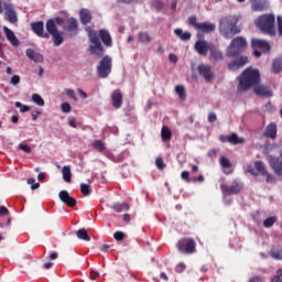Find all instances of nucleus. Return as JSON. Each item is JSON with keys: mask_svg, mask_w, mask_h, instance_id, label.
Instances as JSON below:
<instances>
[{"mask_svg": "<svg viewBox=\"0 0 282 282\" xmlns=\"http://www.w3.org/2000/svg\"><path fill=\"white\" fill-rule=\"evenodd\" d=\"M261 83V73L259 69L246 68L238 77L237 94H246L251 87H256Z\"/></svg>", "mask_w": 282, "mask_h": 282, "instance_id": "obj_1", "label": "nucleus"}, {"mask_svg": "<svg viewBox=\"0 0 282 282\" xmlns=\"http://www.w3.org/2000/svg\"><path fill=\"white\" fill-rule=\"evenodd\" d=\"M238 19L235 15L224 17L219 22V30L224 39H232L235 34H239L241 30L237 28Z\"/></svg>", "mask_w": 282, "mask_h": 282, "instance_id": "obj_2", "label": "nucleus"}, {"mask_svg": "<svg viewBox=\"0 0 282 282\" xmlns=\"http://www.w3.org/2000/svg\"><path fill=\"white\" fill-rule=\"evenodd\" d=\"M275 21L276 19L273 13H267V14L260 15L257 19L256 25L264 34H268L269 36H276V29L274 28Z\"/></svg>", "mask_w": 282, "mask_h": 282, "instance_id": "obj_3", "label": "nucleus"}, {"mask_svg": "<svg viewBox=\"0 0 282 282\" xmlns=\"http://www.w3.org/2000/svg\"><path fill=\"white\" fill-rule=\"evenodd\" d=\"M85 30L90 41V54L98 56L99 58L105 56V47L102 46V42H100V37H98V33L94 31V26H86Z\"/></svg>", "mask_w": 282, "mask_h": 282, "instance_id": "obj_4", "label": "nucleus"}, {"mask_svg": "<svg viewBox=\"0 0 282 282\" xmlns=\"http://www.w3.org/2000/svg\"><path fill=\"white\" fill-rule=\"evenodd\" d=\"M247 171L254 177L259 175H265L267 184H274V182H276V178L272 174H270L268 170H265V163H263L262 161H256L254 165H249Z\"/></svg>", "mask_w": 282, "mask_h": 282, "instance_id": "obj_5", "label": "nucleus"}, {"mask_svg": "<svg viewBox=\"0 0 282 282\" xmlns=\"http://www.w3.org/2000/svg\"><path fill=\"white\" fill-rule=\"evenodd\" d=\"M248 47V42L242 36H237L234 39L227 50V56L235 57L239 56L243 50Z\"/></svg>", "mask_w": 282, "mask_h": 282, "instance_id": "obj_6", "label": "nucleus"}, {"mask_svg": "<svg viewBox=\"0 0 282 282\" xmlns=\"http://www.w3.org/2000/svg\"><path fill=\"white\" fill-rule=\"evenodd\" d=\"M188 25H192L194 30L198 32H203V34H210V32H215L216 25L210 22H197V17L191 15L187 21Z\"/></svg>", "mask_w": 282, "mask_h": 282, "instance_id": "obj_7", "label": "nucleus"}, {"mask_svg": "<svg viewBox=\"0 0 282 282\" xmlns=\"http://www.w3.org/2000/svg\"><path fill=\"white\" fill-rule=\"evenodd\" d=\"M176 248L183 254H195L197 243H195V239L193 238H182L176 243Z\"/></svg>", "mask_w": 282, "mask_h": 282, "instance_id": "obj_8", "label": "nucleus"}, {"mask_svg": "<svg viewBox=\"0 0 282 282\" xmlns=\"http://www.w3.org/2000/svg\"><path fill=\"white\" fill-rule=\"evenodd\" d=\"M97 73L99 78H107L111 74V56L106 55L101 58L97 66Z\"/></svg>", "mask_w": 282, "mask_h": 282, "instance_id": "obj_9", "label": "nucleus"}, {"mask_svg": "<svg viewBox=\"0 0 282 282\" xmlns=\"http://www.w3.org/2000/svg\"><path fill=\"white\" fill-rule=\"evenodd\" d=\"M241 188H243V186L237 181H232L231 185H220V189L225 195H239V193H241Z\"/></svg>", "mask_w": 282, "mask_h": 282, "instance_id": "obj_10", "label": "nucleus"}, {"mask_svg": "<svg viewBox=\"0 0 282 282\" xmlns=\"http://www.w3.org/2000/svg\"><path fill=\"white\" fill-rule=\"evenodd\" d=\"M58 197L63 204L67 205L68 208H76V204H78L76 198L70 196L69 192L65 189L59 192Z\"/></svg>", "mask_w": 282, "mask_h": 282, "instance_id": "obj_11", "label": "nucleus"}, {"mask_svg": "<svg viewBox=\"0 0 282 282\" xmlns=\"http://www.w3.org/2000/svg\"><path fill=\"white\" fill-rule=\"evenodd\" d=\"M31 28L36 36H40L41 39H50V33L45 32V24L43 21L32 22Z\"/></svg>", "mask_w": 282, "mask_h": 282, "instance_id": "obj_12", "label": "nucleus"}, {"mask_svg": "<svg viewBox=\"0 0 282 282\" xmlns=\"http://www.w3.org/2000/svg\"><path fill=\"white\" fill-rule=\"evenodd\" d=\"M213 46L208 44V42L204 40H198L195 43L194 50L199 54V56H208V52H210Z\"/></svg>", "mask_w": 282, "mask_h": 282, "instance_id": "obj_13", "label": "nucleus"}, {"mask_svg": "<svg viewBox=\"0 0 282 282\" xmlns=\"http://www.w3.org/2000/svg\"><path fill=\"white\" fill-rule=\"evenodd\" d=\"M270 8L268 0H251V12H265Z\"/></svg>", "mask_w": 282, "mask_h": 282, "instance_id": "obj_14", "label": "nucleus"}, {"mask_svg": "<svg viewBox=\"0 0 282 282\" xmlns=\"http://www.w3.org/2000/svg\"><path fill=\"white\" fill-rule=\"evenodd\" d=\"M4 19L9 23H18L19 17L17 15V10H14V4L7 6V10L4 11Z\"/></svg>", "mask_w": 282, "mask_h": 282, "instance_id": "obj_15", "label": "nucleus"}, {"mask_svg": "<svg viewBox=\"0 0 282 282\" xmlns=\"http://www.w3.org/2000/svg\"><path fill=\"white\" fill-rule=\"evenodd\" d=\"M198 74L205 78L207 83H210L215 78V74L210 69V66L200 64L198 65Z\"/></svg>", "mask_w": 282, "mask_h": 282, "instance_id": "obj_16", "label": "nucleus"}, {"mask_svg": "<svg viewBox=\"0 0 282 282\" xmlns=\"http://www.w3.org/2000/svg\"><path fill=\"white\" fill-rule=\"evenodd\" d=\"M253 91H254V94H257V96H260L261 98H272L274 96V94L268 86H263L260 84H258L253 88Z\"/></svg>", "mask_w": 282, "mask_h": 282, "instance_id": "obj_17", "label": "nucleus"}, {"mask_svg": "<svg viewBox=\"0 0 282 282\" xmlns=\"http://www.w3.org/2000/svg\"><path fill=\"white\" fill-rule=\"evenodd\" d=\"M278 127L275 122H271L265 127V130L263 132V137L269 139V140H276L278 135Z\"/></svg>", "mask_w": 282, "mask_h": 282, "instance_id": "obj_18", "label": "nucleus"}, {"mask_svg": "<svg viewBox=\"0 0 282 282\" xmlns=\"http://www.w3.org/2000/svg\"><path fill=\"white\" fill-rule=\"evenodd\" d=\"M269 165L273 169L276 175H282V161L279 158L272 155L268 156Z\"/></svg>", "mask_w": 282, "mask_h": 282, "instance_id": "obj_19", "label": "nucleus"}, {"mask_svg": "<svg viewBox=\"0 0 282 282\" xmlns=\"http://www.w3.org/2000/svg\"><path fill=\"white\" fill-rule=\"evenodd\" d=\"M98 39L101 40V42L106 47H111V45H113V40H111V34L106 29L99 30Z\"/></svg>", "mask_w": 282, "mask_h": 282, "instance_id": "obj_20", "label": "nucleus"}, {"mask_svg": "<svg viewBox=\"0 0 282 282\" xmlns=\"http://www.w3.org/2000/svg\"><path fill=\"white\" fill-rule=\"evenodd\" d=\"M245 65H248V57H240L236 61H232L228 64V67L231 72H237V69H241Z\"/></svg>", "mask_w": 282, "mask_h": 282, "instance_id": "obj_21", "label": "nucleus"}, {"mask_svg": "<svg viewBox=\"0 0 282 282\" xmlns=\"http://www.w3.org/2000/svg\"><path fill=\"white\" fill-rule=\"evenodd\" d=\"M3 32L11 45H13V47H19V39L14 35V31L10 30L8 26H3Z\"/></svg>", "mask_w": 282, "mask_h": 282, "instance_id": "obj_22", "label": "nucleus"}, {"mask_svg": "<svg viewBox=\"0 0 282 282\" xmlns=\"http://www.w3.org/2000/svg\"><path fill=\"white\" fill-rule=\"evenodd\" d=\"M111 101H112V107L115 109H120V107H122V93L120 91V89H117L112 93Z\"/></svg>", "mask_w": 282, "mask_h": 282, "instance_id": "obj_23", "label": "nucleus"}, {"mask_svg": "<svg viewBox=\"0 0 282 282\" xmlns=\"http://www.w3.org/2000/svg\"><path fill=\"white\" fill-rule=\"evenodd\" d=\"M64 30L65 32H78V21L76 20V18H69L65 25H64Z\"/></svg>", "mask_w": 282, "mask_h": 282, "instance_id": "obj_24", "label": "nucleus"}, {"mask_svg": "<svg viewBox=\"0 0 282 282\" xmlns=\"http://www.w3.org/2000/svg\"><path fill=\"white\" fill-rule=\"evenodd\" d=\"M252 47H258L262 50L265 54L270 52V44L265 40H252L251 42Z\"/></svg>", "mask_w": 282, "mask_h": 282, "instance_id": "obj_25", "label": "nucleus"}, {"mask_svg": "<svg viewBox=\"0 0 282 282\" xmlns=\"http://www.w3.org/2000/svg\"><path fill=\"white\" fill-rule=\"evenodd\" d=\"M79 19H80V23L83 25H87L88 23H91V11H89V9H82L79 11Z\"/></svg>", "mask_w": 282, "mask_h": 282, "instance_id": "obj_26", "label": "nucleus"}, {"mask_svg": "<svg viewBox=\"0 0 282 282\" xmlns=\"http://www.w3.org/2000/svg\"><path fill=\"white\" fill-rule=\"evenodd\" d=\"M25 54L30 61H33L34 63H43V55H41V53H37L32 48H28Z\"/></svg>", "mask_w": 282, "mask_h": 282, "instance_id": "obj_27", "label": "nucleus"}, {"mask_svg": "<svg viewBox=\"0 0 282 282\" xmlns=\"http://www.w3.org/2000/svg\"><path fill=\"white\" fill-rule=\"evenodd\" d=\"M46 31H47L46 34H48V36L50 34L52 36L53 34H56L59 32L58 26H56V22H54V19H48L46 21Z\"/></svg>", "mask_w": 282, "mask_h": 282, "instance_id": "obj_28", "label": "nucleus"}, {"mask_svg": "<svg viewBox=\"0 0 282 282\" xmlns=\"http://www.w3.org/2000/svg\"><path fill=\"white\" fill-rule=\"evenodd\" d=\"M174 34L177 39H181V41H191L192 37L191 32H184L182 29H175Z\"/></svg>", "mask_w": 282, "mask_h": 282, "instance_id": "obj_29", "label": "nucleus"}, {"mask_svg": "<svg viewBox=\"0 0 282 282\" xmlns=\"http://www.w3.org/2000/svg\"><path fill=\"white\" fill-rule=\"evenodd\" d=\"M161 138L163 142H170V140L173 138V132H171V129L169 127L166 126L162 127Z\"/></svg>", "mask_w": 282, "mask_h": 282, "instance_id": "obj_30", "label": "nucleus"}, {"mask_svg": "<svg viewBox=\"0 0 282 282\" xmlns=\"http://www.w3.org/2000/svg\"><path fill=\"white\" fill-rule=\"evenodd\" d=\"M111 209L115 213H123V212H129L130 207H129V204L127 203H123V204L117 203L111 206Z\"/></svg>", "mask_w": 282, "mask_h": 282, "instance_id": "obj_31", "label": "nucleus"}, {"mask_svg": "<svg viewBox=\"0 0 282 282\" xmlns=\"http://www.w3.org/2000/svg\"><path fill=\"white\" fill-rule=\"evenodd\" d=\"M209 52L210 58L214 61H221L224 58V53L219 48H215V46H212Z\"/></svg>", "mask_w": 282, "mask_h": 282, "instance_id": "obj_32", "label": "nucleus"}, {"mask_svg": "<svg viewBox=\"0 0 282 282\" xmlns=\"http://www.w3.org/2000/svg\"><path fill=\"white\" fill-rule=\"evenodd\" d=\"M62 175H63L64 182H67V184L72 183V170L69 169V166L67 165L63 166Z\"/></svg>", "mask_w": 282, "mask_h": 282, "instance_id": "obj_33", "label": "nucleus"}, {"mask_svg": "<svg viewBox=\"0 0 282 282\" xmlns=\"http://www.w3.org/2000/svg\"><path fill=\"white\" fill-rule=\"evenodd\" d=\"M76 237L79 238L82 241H91V237L87 234V229L82 228L76 231Z\"/></svg>", "mask_w": 282, "mask_h": 282, "instance_id": "obj_34", "label": "nucleus"}, {"mask_svg": "<svg viewBox=\"0 0 282 282\" xmlns=\"http://www.w3.org/2000/svg\"><path fill=\"white\" fill-rule=\"evenodd\" d=\"M272 72H273V74H281V72H282V57L273 59Z\"/></svg>", "mask_w": 282, "mask_h": 282, "instance_id": "obj_35", "label": "nucleus"}, {"mask_svg": "<svg viewBox=\"0 0 282 282\" xmlns=\"http://www.w3.org/2000/svg\"><path fill=\"white\" fill-rule=\"evenodd\" d=\"M243 142H246V139L239 138L235 132L229 135V144H243Z\"/></svg>", "mask_w": 282, "mask_h": 282, "instance_id": "obj_36", "label": "nucleus"}, {"mask_svg": "<svg viewBox=\"0 0 282 282\" xmlns=\"http://www.w3.org/2000/svg\"><path fill=\"white\" fill-rule=\"evenodd\" d=\"M51 36H53V43H54L55 47L63 45V32L58 31L57 33H54Z\"/></svg>", "mask_w": 282, "mask_h": 282, "instance_id": "obj_37", "label": "nucleus"}, {"mask_svg": "<svg viewBox=\"0 0 282 282\" xmlns=\"http://www.w3.org/2000/svg\"><path fill=\"white\" fill-rule=\"evenodd\" d=\"M175 91H176L180 100H186V88H184L183 85L176 86Z\"/></svg>", "mask_w": 282, "mask_h": 282, "instance_id": "obj_38", "label": "nucleus"}, {"mask_svg": "<svg viewBox=\"0 0 282 282\" xmlns=\"http://www.w3.org/2000/svg\"><path fill=\"white\" fill-rule=\"evenodd\" d=\"M276 221H278L276 216L268 217L267 219L263 220V227L272 228L274 226V224H276Z\"/></svg>", "mask_w": 282, "mask_h": 282, "instance_id": "obj_39", "label": "nucleus"}, {"mask_svg": "<svg viewBox=\"0 0 282 282\" xmlns=\"http://www.w3.org/2000/svg\"><path fill=\"white\" fill-rule=\"evenodd\" d=\"M80 192L84 195V197H89V195H91V186H89V184L82 183Z\"/></svg>", "mask_w": 282, "mask_h": 282, "instance_id": "obj_40", "label": "nucleus"}, {"mask_svg": "<svg viewBox=\"0 0 282 282\" xmlns=\"http://www.w3.org/2000/svg\"><path fill=\"white\" fill-rule=\"evenodd\" d=\"M32 100L39 107H45V100H43V97L39 94L32 95Z\"/></svg>", "mask_w": 282, "mask_h": 282, "instance_id": "obj_41", "label": "nucleus"}, {"mask_svg": "<svg viewBox=\"0 0 282 282\" xmlns=\"http://www.w3.org/2000/svg\"><path fill=\"white\" fill-rule=\"evenodd\" d=\"M93 147L99 153H102V151H105V149H106L105 143H102V141H100V140L94 141Z\"/></svg>", "mask_w": 282, "mask_h": 282, "instance_id": "obj_42", "label": "nucleus"}, {"mask_svg": "<svg viewBox=\"0 0 282 282\" xmlns=\"http://www.w3.org/2000/svg\"><path fill=\"white\" fill-rule=\"evenodd\" d=\"M139 41L141 43H149L150 41H152V37L148 32H141L139 33Z\"/></svg>", "mask_w": 282, "mask_h": 282, "instance_id": "obj_43", "label": "nucleus"}, {"mask_svg": "<svg viewBox=\"0 0 282 282\" xmlns=\"http://www.w3.org/2000/svg\"><path fill=\"white\" fill-rule=\"evenodd\" d=\"M155 164L159 171H164L166 169V163H164V159H162V156L156 158Z\"/></svg>", "mask_w": 282, "mask_h": 282, "instance_id": "obj_44", "label": "nucleus"}, {"mask_svg": "<svg viewBox=\"0 0 282 282\" xmlns=\"http://www.w3.org/2000/svg\"><path fill=\"white\" fill-rule=\"evenodd\" d=\"M26 184H30L31 191H36V188L41 187V183H36V178H28Z\"/></svg>", "mask_w": 282, "mask_h": 282, "instance_id": "obj_45", "label": "nucleus"}, {"mask_svg": "<svg viewBox=\"0 0 282 282\" xmlns=\"http://www.w3.org/2000/svg\"><path fill=\"white\" fill-rule=\"evenodd\" d=\"M220 166L223 169H230L232 166V163H230V160H228V158L221 156L220 158Z\"/></svg>", "mask_w": 282, "mask_h": 282, "instance_id": "obj_46", "label": "nucleus"}, {"mask_svg": "<svg viewBox=\"0 0 282 282\" xmlns=\"http://www.w3.org/2000/svg\"><path fill=\"white\" fill-rule=\"evenodd\" d=\"M151 6H152V8H154V10H158V11L164 10V2H162L160 0H153L151 2Z\"/></svg>", "mask_w": 282, "mask_h": 282, "instance_id": "obj_47", "label": "nucleus"}, {"mask_svg": "<svg viewBox=\"0 0 282 282\" xmlns=\"http://www.w3.org/2000/svg\"><path fill=\"white\" fill-rule=\"evenodd\" d=\"M15 107H17L18 109H20V112H21V113H25L26 111H30V110H31L30 106H25V105L21 104L20 101H17V102H15Z\"/></svg>", "mask_w": 282, "mask_h": 282, "instance_id": "obj_48", "label": "nucleus"}, {"mask_svg": "<svg viewBox=\"0 0 282 282\" xmlns=\"http://www.w3.org/2000/svg\"><path fill=\"white\" fill-rule=\"evenodd\" d=\"M18 148L20 149V151H23L24 153H32V148L28 144L20 143Z\"/></svg>", "mask_w": 282, "mask_h": 282, "instance_id": "obj_49", "label": "nucleus"}, {"mask_svg": "<svg viewBox=\"0 0 282 282\" xmlns=\"http://www.w3.org/2000/svg\"><path fill=\"white\" fill-rule=\"evenodd\" d=\"M282 269H279L275 275L271 279V282H282Z\"/></svg>", "mask_w": 282, "mask_h": 282, "instance_id": "obj_50", "label": "nucleus"}, {"mask_svg": "<svg viewBox=\"0 0 282 282\" xmlns=\"http://www.w3.org/2000/svg\"><path fill=\"white\" fill-rule=\"evenodd\" d=\"M181 177L182 180H184L185 182H193V178H191V173L188 171H183L181 173Z\"/></svg>", "mask_w": 282, "mask_h": 282, "instance_id": "obj_51", "label": "nucleus"}, {"mask_svg": "<svg viewBox=\"0 0 282 282\" xmlns=\"http://www.w3.org/2000/svg\"><path fill=\"white\" fill-rule=\"evenodd\" d=\"M21 83V76L13 75L10 80V85H13L14 87Z\"/></svg>", "mask_w": 282, "mask_h": 282, "instance_id": "obj_52", "label": "nucleus"}, {"mask_svg": "<svg viewBox=\"0 0 282 282\" xmlns=\"http://www.w3.org/2000/svg\"><path fill=\"white\" fill-rule=\"evenodd\" d=\"M8 6L12 4L6 2V0H0V14H3V12L8 10Z\"/></svg>", "mask_w": 282, "mask_h": 282, "instance_id": "obj_53", "label": "nucleus"}, {"mask_svg": "<svg viewBox=\"0 0 282 282\" xmlns=\"http://www.w3.org/2000/svg\"><path fill=\"white\" fill-rule=\"evenodd\" d=\"M62 111L63 113H69V111H72V106L69 105V102L62 104Z\"/></svg>", "mask_w": 282, "mask_h": 282, "instance_id": "obj_54", "label": "nucleus"}, {"mask_svg": "<svg viewBox=\"0 0 282 282\" xmlns=\"http://www.w3.org/2000/svg\"><path fill=\"white\" fill-rule=\"evenodd\" d=\"M249 282H265V278L262 275H254L250 278Z\"/></svg>", "mask_w": 282, "mask_h": 282, "instance_id": "obj_55", "label": "nucleus"}, {"mask_svg": "<svg viewBox=\"0 0 282 282\" xmlns=\"http://www.w3.org/2000/svg\"><path fill=\"white\" fill-rule=\"evenodd\" d=\"M113 238L116 239V241H122V239H124V232L122 231H116L113 234Z\"/></svg>", "mask_w": 282, "mask_h": 282, "instance_id": "obj_56", "label": "nucleus"}, {"mask_svg": "<svg viewBox=\"0 0 282 282\" xmlns=\"http://www.w3.org/2000/svg\"><path fill=\"white\" fill-rule=\"evenodd\" d=\"M184 270H186V264H184L183 262L178 263L175 267V272H177L178 274H181V272H184Z\"/></svg>", "mask_w": 282, "mask_h": 282, "instance_id": "obj_57", "label": "nucleus"}, {"mask_svg": "<svg viewBox=\"0 0 282 282\" xmlns=\"http://www.w3.org/2000/svg\"><path fill=\"white\" fill-rule=\"evenodd\" d=\"M278 34L279 36H282V17L278 15Z\"/></svg>", "mask_w": 282, "mask_h": 282, "instance_id": "obj_58", "label": "nucleus"}, {"mask_svg": "<svg viewBox=\"0 0 282 282\" xmlns=\"http://www.w3.org/2000/svg\"><path fill=\"white\" fill-rule=\"evenodd\" d=\"M68 124L73 129H76L78 127V124L76 123V118H74V117H68Z\"/></svg>", "mask_w": 282, "mask_h": 282, "instance_id": "obj_59", "label": "nucleus"}, {"mask_svg": "<svg viewBox=\"0 0 282 282\" xmlns=\"http://www.w3.org/2000/svg\"><path fill=\"white\" fill-rule=\"evenodd\" d=\"M8 215H10V210H8L6 206H0V217H6Z\"/></svg>", "mask_w": 282, "mask_h": 282, "instance_id": "obj_60", "label": "nucleus"}, {"mask_svg": "<svg viewBox=\"0 0 282 282\" xmlns=\"http://www.w3.org/2000/svg\"><path fill=\"white\" fill-rule=\"evenodd\" d=\"M55 25H65V19L61 18V17H56L55 19H53Z\"/></svg>", "mask_w": 282, "mask_h": 282, "instance_id": "obj_61", "label": "nucleus"}, {"mask_svg": "<svg viewBox=\"0 0 282 282\" xmlns=\"http://www.w3.org/2000/svg\"><path fill=\"white\" fill-rule=\"evenodd\" d=\"M100 276V273L96 270H90V280L96 281Z\"/></svg>", "mask_w": 282, "mask_h": 282, "instance_id": "obj_62", "label": "nucleus"}, {"mask_svg": "<svg viewBox=\"0 0 282 282\" xmlns=\"http://www.w3.org/2000/svg\"><path fill=\"white\" fill-rule=\"evenodd\" d=\"M66 95L68 96V98H72V100H78V98H76V93H74L73 89H67Z\"/></svg>", "mask_w": 282, "mask_h": 282, "instance_id": "obj_63", "label": "nucleus"}, {"mask_svg": "<svg viewBox=\"0 0 282 282\" xmlns=\"http://www.w3.org/2000/svg\"><path fill=\"white\" fill-rule=\"evenodd\" d=\"M208 122H217V115L215 112L208 115Z\"/></svg>", "mask_w": 282, "mask_h": 282, "instance_id": "obj_64", "label": "nucleus"}]
</instances>
